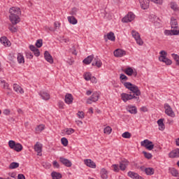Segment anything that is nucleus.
<instances>
[{
  "label": "nucleus",
  "instance_id": "nucleus-1",
  "mask_svg": "<svg viewBox=\"0 0 179 179\" xmlns=\"http://www.w3.org/2000/svg\"><path fill=\"white\" fill-rule=\"evenodd\" d=\"M9 19L12 24H17L20 22V17H19L22 13L20 8L17 7H12L9 10Z\"/></svg>",
  "mask_w": 179,
  "mask_h": 179
},
{
  "label": "nucleus",
  "instance_id": "nucleus-2",
  "mask_svg": "<svg viewBox=\"0 0 179 179\" xmlns=\"http://www.w3.org/2000/svg\"><path fill=\"white\" fill-rule=\"evenodd\" d=\"M123 85L126 89H128L130 90V92H132V93H134L136 96H141V90H139V87L138 86L129 83V82H126L123 83Z\"/></svg>",
  "mask_w": 179,
  "mask_h": 179
},
{
  "label": "nucleus",
  "instance_id": "nucleus-3",
  "mask_svg": "<svg viewBox=\"0 0 179 179\" xmlns=\"http://www.w3.org/2000/svg\"><path fill=\"white\" fill-rule=\"evenodd\" d=\"M150 1L151 2H154V3H158L159 5H162V3H163V0H139L142 9H148V8H149Z\"/></svg>",
  "mask_w": 179,
  "mask_h": 179
},
{
  "label": "nucleus",
  "instance_id": "nucleus-4",
  "mask_svg": "<svg viewBox=\"0 0 179 179\" xmlns=\"http://www.w3.org/2000/svg\"><path fill=\"white\" fill-rule=\"evenodd\" d=\"M136 96V94H135V93H134V94H127V93L121 94L122 100L124 103H127V101H128V100H132L133 99H136V100L137 101H138V103H139V96Z\"/></svg>",
  "mask_w": 179,
  "mask_h": 179
},
{
  "label": "nucleus",
  "instance_id": "nucleus-5",
  "mask_svg": "<svg viewBox=\"0 0 179 179\" xmlns=\"http://www.w3.org/2000/svg\"><path fill=\"white\" fill-rule=\"evenodd\" d=\"M141 145L143 148H145L148 150H153L155 148V144H153V142L145 139L141 142Z\"/></svg>",
  "mask_w": 179,
  "mask_h": 179
},
{
  "label": "nucleus",
  "instance_id": "nucleus-6",
  "mask_svg": "<svg viewBox=\"0 0 179 179\" xmlns=\"http://www.w3.org/2000/svg\"><path fill=\"white\" fill-rule=\"evenodd\" d=\"M99 97H100V94L96 92L92 94V95L87 100V104H92V103H96L99 101Z\"/></svg>",
  "mask_w": 179,
  "mask_h": 179
},
{
  "label": "nucleus",
  "instance_id": "nucleus-7",
  "mask_svg": "<svg viewBox=\"0 0 179 179\" xmlns=\"http://www.w3.org/2000/svg\"><path fill=\"white\" fill-rule=\"evenodd\" d=\"M164 108H165V114H166V115H169V117H176V114L174 113L173 108H171V106H170L169 103L164 104Z\"/></svg>",
  "mask_w": 179,
  "mask_h": 179
},
{
  "label": "nucleus",
  "instance_id": "nucleus-8",
  "mask_svg": "<svg viewBox=\"0 0 179 179\" xmlns=\"http://www.w3.org/2000/svg\"><path fill=\"white\" fill-rule=\"evenodd\" d=\"M134 19H135V14H134L132 12H130L122 19V22L123 23H129V22H132Z\"/></svg>",
  "mask_w": 179,
  "mask_h": 179
},
{
  "label": "nucleus",
  "instance_id": "nucleus-9",
  "mask_svg": "<svg viewBox=\"0 0 179 179\" xmlns=\"http://www.w3.org/2000/svg\"><path fill=\"white\" fill-rule=\"evenodd\" d=\"M131 34L138 45H143V41H142L141 35L136 31H132Z\"/></svg>",
  "mask_w": 179,
  "mask_h": 179
},
{
  "label": "nucleus",
  "instance_id": "nucleus-10",
  "mask_svg": "<svg viewBox=\"0 0 179 179\" xmlns=\"http://www.w3.org/2000/svg\"><path fill=\"white\" fill-rule=\"evenodd\" d=\"M59 162L66 167H72V162H71L69 159L66 158H64V157H59Z\"/></svg>",
  "mask_w": 179,
  "mask_h": 179
},
{
  "label": "nucleus",
  "instance_id": "nucleus-11",
  "mask_svg": "<svg viewBox=\"0 0 179 179\" xmlns=\"http://www.w3.org/2000/svg\"><path fill=\"white\" fill-rule=\"evenodd\" d=\"M113 54L117 58H122L124 55H127V52L122 49H116Z\"/></svg>",
  "mask_w": 179,
  "mask_h": 179
},
{
  "label": "nucleus",
  "instance_id": "nucleus-12",
  "mask_svg": "<svg viewBox=\"0 0 179 179\" xmlns=\"http://www.w3.org/2000/svg\"><path fill=\"white\" fill-rule=\"evenodd\" d=\"M44 58L47 62H49V64H54V59H52V56H51L49 51H45Z\"/></svg>",
  "mask_w": 179,
  "mask_h": 179
},
{
  "label": "nucleus",
  "instance_id": "nucleus-13",
  "mask_svg": "<svg viewBox=\"0 0 179 179\" xmlns=\"http://www.w3.org/2000/svg\"><path fill=\"white\" fill-rule=\"evenodd\" d=\"M164 33L165 36H178L179 30H177V29L167 30V29H166Z\"/></svg>",
  "mask_w": 179,
  "mask_h": 179
},
{
  "label": "nucleus",
  "instance_id": "nucleus-14",
  "mask_svg": "<svg viewBox=\"0 0 179 179\" xmlns=\"http://www.w3.org/2000/svg\"><path fill=\"white\" fill-rule=\"evenodd\" d=\"M84 163L87 167H90L91 169H96V163H94V162L90 159H85Z\"/></svg>",
  "mask_w": 179,
  "mask_h": 179
},
{
  "label": "nucleus",
  "instance_id": "nucleus-15",
  "mask_svg": "<svg viewBox=\"0 0 179 179\" xmlns=\"http://www.w3.org/2000/svg\"><path fill=\"white\" fill-rule=\"evenodd\" d=\"M171 27L173 29V30L178 29V22H177V19L174 18V17H171Z\"/></svg>",
  "mask_w": 179,
  "mask_h": 179
},
{
  "label": "nucleus",
  "instance_id": "nucleus-16",
  "mask_svg": "<svg viewBox=\"0 0 179 179\" xmlns=\"http://www.w3.org/2000/svg\"><path fill=\"white\" fill-rule=\"evenodd\" d=\"M105 41H108V40H110V41H115V36H114V32L110 31L107 35L104 36Z\"/></svg>",
  "mask_w": 179,
  "mask_h": 179
},
{
  "label": "nucleus",
  "instance_id": "nucleus-17",
  "mask_svg": "<svg viewBox=\"0 0 179 179\" xmlns=\"http://www.w3.org/2000/svg\"><path fill=\"white\" fill-rule=\"evenodd\" d=\"M34 150L35 152H37L38 156H41V152H43V145L37 142L34 145Z\"/></svg>",
  "mask_w": 179,
  "mask_h": 179
},
{
  "label": "nucleus",
  "instance_id": "nucleus-18",
  "mask_svg": "<svg viewBox=\"0 0 179 179\" xmlns=\"http://www.w3.org/2000/svg\"><path fill=\"white\" fill-rule=\"evenodd\" d=\"M64 101L66 104H72L73 103V96L71 94H66Z\"/></svg>",
  "mask_w": 179,
  "mask_h": 179
},
{
  "label": "nucleus",
  "instance_id": "nucleus-19",
  "mask_svg": "<svg viewBox=\"0 0 179 179\" xmlns=\"http://www.w3.org/2000/svg\"><path fill=\"white\" fill-rule=\"evenodd\" d=\"M169 156L171 159H175L176 157H179V148H176L172 150L169 154Z\"/></svg>",
  "mask_w": 179,
  "mask_h": 179
},
{
  "label": "nucleus",
  "instance_id": "nucleus-20",
  "mask_svg": "<svg viewBox=\"0 0 179 179\" xmlns=\"http://www.w3.org/2000/svg\"><path fill=\"white\" fill-rule=\"evenodd\" d=\"M128 176L130 177V178L133 179H145L142 176H139V174L134 171H129Z\"/></svg>",
  "mask_w": 179,
  "mask_h": 179
},
{
  "label": "nucleus",
  "instance_id": "nucleus-21",
  "mask_svg": "<svg viewBox=\"0 0 179 179\" xmlns=\"http://www.w3.org/2000/svg\"><path fill=\"white\" fill-rule=\"evenodd\" d=\"M129 164V162L127 159H124L122 162H120V169L122 170V171H125V169H127V166Z\"/></svg>",
  "mask_w": 179,
  "mask_h": 179
},
{
  "label": "nucleus",
  "instance_id": "nucleus-22",
  "mask_svg": "<svg viewBox=\"0 0 179 179\" xmlns=\"http://www.w3.org/2000/svg\"><path fill=\"white\" fill-rule=\"evenodd\" d=\"M101 65H103L101 60L96 57L92 62V66H97V68H101Z\"/></svg>",
  "mask_w": 179,
  "mask_h": 179
},
{
  "label": "nucleus",
  "instance_id": "nucleus-23",
  "mask_svg": "<svg viewBox=\"0 0 179 179\" xmlns=\"http://www.w3.org/2000/svg\"><path fill=\"white\" fill-rule=\"evenodd\" d=\"M160 62H164V64H166V65H171L173 64V62L171 61V59L166 57H162L159 59Z\"/></svg>",
  "mask_w": 179,
  "mask_h": 179
},
{
  "label": "nucleus",
  "instance_id": "nucleus-24",
  "mask_svg": "<svg viewBox=\"0 0 179 179\" xmlns=\"http://www.w3.org/2000/svg\"><path fill=\"white\" fill-rule=\"evenodd\" d=\"M101 177L102 179H107L108 178V171H107V170L104 168L101 169Z\"/></svg>",
  "mask_w": 179,
  "mask_h": 179
},
{
  "label": "nucleus",
  "instance_id": "nucleus-25",
  "mask_svg": "<svg viewBox=\"0 0 179 179\" xmlns=\"http://www.w3.org/2000/svg\"><path fill=\"white\" fill-rule=\"evenodd\" d=\"M0 43H1V44H3V45L5 46H8L9 47V45H10V41H9L8 40V38H6V36H3L0 38Z\"/></svg>",
  "mask_w": 179,
  "mask_h": 179
},
{
  "label": "nucleus",
  "instance_id": "nucleus-26",
  "mask_svg": "<svg viewBox=\"0 0 179 179\" xmlns=\"http://www.w3.org/2000/svg\"><path fill=\"white\" fill-rule=\"evenodd\" d=\"M127 111L130 113V114H137L138 110L136 109V106H129L127 108Z\"/></svg>",
  "mask_w": 179,
  "mask_h": 179
},
{
  "label": "nucleus",
  "instance_id": "nucleus-27",
  "mask_svg": "<svg viewBox=\"0 0 179 179\" xmlns=\"http://www.w3.org/2000/svg\"><path fill=\"white\" fill-rule=\"evenodd\" d=\"M13 90H15V92H17V93H20V94H23V93H24V92L23 91V88H21V87L19 86V85L17 84L13 85Z\"/></svg>",
  "mask_w": 179,
  "mask_h": 179
},
{
  "label": "nucleus",
  "instance_id": "nucleus-28",
  "mask_svg": "<svg viewBox=\"0 0 179 179\" xmlns=\"http://www.w3.org/2000/svg\"><path fill=\"white\" fill-rule=\"evenodd\" d=\"M94 58V55H90L87 58H85L83 62V64H85V65H89L92 63V61H93V59Z\"/></svg>",
  "mask_w": 179,
  "mask_h": 179
},
{
  "label": "nucleus",
  "instance_id": "nucleus-29",
  "mask_svg": "<svg viewBox=\"0 0 179 179\" xmlns=\"http://www.w3.org/2000/svg\"><path fill=\"white\" fill-rule=\"evenodd\" d=\"M164 121V119H159L157 120V124L159 125V131H164L165 127H164V123H163Z\"/></svg>",
  "mask_w": 179,
  "mask_h": 179
},
{
  "label": "nucleus",
  "instance_id": "nucleus-30",
  "mask_svg": "<svg viewBox=\"0 0 179 179\" xmlns=\"http://www.w3.org/2000/svg\"><path fill=\"white\" fill-rule=\"evenodd\" d=\"M51 176H52V179L62 178V174H61L60 173L56 172V171L52 172Z\"/></svg>",
  "mask_w": 179,
  "mask_h": 179
},
{
  "label": "nucleus",
  "instance_id": "nucleus-31",
  "mask_svg": "<svg viewBox=\"0 0 179 179\" xmlns=\"http://www.w3.org/2000/svg\"><path fill=\"white\" fill-rule=\"evenodd\" d=\"M13 150H15V152H22V150H23V145L19 143H17Z\"/></svg>",
  "mask_w": 179,
  "mask_h": 179
},
{
  "label": "nucleus",
  "instance_id": "nucleus-32",
  "mask_svg": "<svg viewBox=\"0 0 179 179\" xmlns=\"http://www.w3.org/2000/svg\"><path fill=\"white\" fill-rule=\"evenodd\" d=\"M40 96L43 99V100H50V94L46 92H41Z\"/></svg>",
  "mask_w": 179,
  "mask_h": 179
},
{
  "label": "nucleus",
  "instance_id": "nucleus-33",
  "mask_svg": "<svg viewBox=\"0 0 179 179\" xmlns=\"http://www.w3.org/2000/svg\"><path fill=\"white\" fill-rule=\"evenodd\" d=\"M169 171L171 176H173V177H178V171H177V169H176L175 168H169Z\"/></svg>",
  "mask_w": 179,
  "mask_h": 179
},
{
  "label": "nucleus",
  "instance_id": "nucleus-34",
  "mask_svg": "<svg viewBox=\"0 0 179 179\" xmlns=\"http://www.w3.org/2000/svg\"><path fill=\"white\" fill-rule=\"evenodd\" d=\"M145 173L147 176H153L155 174V169L153 168H145Z\"/></svg>",
  "mask_w": 179,
  "mask_h": 179
},
{
  "label": "nucleus",
  "instance_id": "nucleus-35",
  "mask_svg": "<svg viewBox=\"0 0 179 179\" xmlns=\"http://www.w3.org/2000/svg\"><path fill=\"white\" fill-rule=\"evenodd\" d=\"M124 73H126V75H127L128 76H132L133 73H134V69L131 67H128L124 71Z\"/></svg>",
  "mask_w": 179,
  "mask_h": 179
},
{
  "label": "nucleus",
  "instance_id": "nucleus-36",
  "mask_svg": "<svg viewBox=\"0 0 179 179\" xmlns=\"http://www.w3.org/2000/svg\"><path fill=\"white\" fill-rule=\"evenodd\" d=\"M17 59L18 64H24V57L22 55V54L18 53L17 55Z\"/></svg>",
  "mask_w": 179,
  "mask_h": 179
},
{
  "label": "nucleus",
  "instance_id": "nucleus-37",
  "mask_svg": "<svg viewBox=\"0 0 179 179\" xmlns=\"http://www.w3.org/2000/svg\"><path fill=\"white\" fill-rule=\"evenodd\" d=\"M68 20L71 24H76L78 23V20L73 16H69L68 17Z\"/></svg>",
  "mask_w": 179,
  "mask_h": 179
},
{
  "label": "nucleus",
  "instance_id": "nucleus-38",
  "mask_svg": "<svg viewBox=\"0 0 179 179\" xmlns=\"http://www.w3.org/2000/svg\"><path fill=\"white\" fill-rule=\"evenodd\" d=\"M120 80L121 82V83H122V85L124 83H125L127 82V80H128V77L127 76H125L123 73H121L120 76Z\"/></svg>",
  "mask_w": 179,
  "mask_h": 179
},
{
  "label": "nucleus",
  "instance_id": "nucleus-39",
  "mask_svg": "<svg viewBox=\"0 0 179 179\" xmlns=\"http://www.w3.org/2000/svg\"><path fill=\"white\" fill-rule=\"evenodd\" d=\"M150 19L151 22H152V23H155V24H156V23H157L158 20H160V19L159 17H157V16H156L153 14L150 16Z\"/></svg>",
  "mask_w": 179,
  "mask_h": 179
},
{
  "label": "nucleus",
  "instance_id": "nucleus-40",
  "mask_svg": "<svg viewBox=\"0 0 179 179\" xmlns=\"http://www.w3.org/2000/svg\"><path fill=\"white\" fill-rule=\"evenodd\" d=\"M17 167H19V163L17 162H12L11 164H10L8 169L10 170H13L15 169H17Z\"/></svg>",
  "mask_w": 179,
  "mask_h": 179
},
{
  "label": "nucleus",
  "instance_id": "nucleus-41",
  "mask_svg": "<svg viewBox=\"0 0 179 179\" xmlns=\"http://www.w3.org/2000/svg\"><path fill=\"white\" fill-rule=\"evenodd\" d=\"M16 57L17 55L15 53H10L8 56V59L12 62H15V61H16Z\"/></svg>",
  "mask_w": 179,
  "mask_h": 179
},
{
  "label": "nucleus",
  "instance_id": "nucleus-42",
  "mask_svg": "<svg viewBox=\"0 0 179 179\" xmlns=\"http://www.w3.org/2000/svg\"><path fill=\"white\" fill-rule=\"evenodd\" d=\"M122 138H124V139H129L131 136H132V134L129 133V131H126L122 134Z\"/></svg>",
  "mask_w": 179,
  "mask_h": 179
},
{
  "label": "nucleus",
  "instance_id": "nucleus-43",
  "mask_svg": "<svg viewBox=\"0 0 179 179\" xmlns=\"http://www.w3.org/2000/svg\"><path fill=\"white\" fill-rule=\"evenodd\" d=\"M75 132V129H72V128H66L65 129V133L66 134V135H72V134H73Z\"/></svg>",
  "mask_w": 179,
  "mask_h": 179
},
{
  "label": "nucleus",
  "instance_id": "nucleus-44",
  "mask_svg": "<svg viewBox=\"0 0 179 179\" xmlns=\"http://www.w3.org/2000/svg\"><path fill=\"white\" fill-rule=\"evenodd\" d=\"M112 131H113V129H111V127H110V126L105 127L103 129L104 134H107V135H110V134H111Z\"/></svg>",
  "mask_w": 179,
  "mask_h": 179
},
{
  "label": "nucleus",
  "instance_id": "nucleus-45",
  "mask_svg": "<svg viewBox=\"0 0 179 179\" xmlns=\"http://www.w3.org/2000/svg\"><path fill=\"white\" fill-rule=\"evenodd\" d=\"M16 142L13 140H10L8 141V146L10 148V149H13L15 146L16 145Z\"/></svg>",
  "mask_w": 179,
  "mask_h": 179
},
{
  "label": "nucleus",
  "instance_id": "nucleus-46",
  "mask_svg": "<svg viewBox=\"0 0 179 179\" xmlns=\"http://www.w3.org/2000/svg\"><path fill=\"white\" fill-rule=\"evenodd\" d=\"M36 47H37V48H41V47H43V39H38L36 41Z\"/></svg>",
  "mask_w": 179,
  "mask_h": 179
},
{
  "label": "nucleus",
  "instance_id": "nucleus-47",
  "mask_svg": "<svg viewBox=\"0 0 179 179\" xmlns=\"http://www.w3.org/2000/svg\"><path fill=\"white\" fill-rule=\"evenodd\" d=\"M143 154L144 155V157H145V159H152V157H153V155H152L149 152H146V151H143Z\"/></svg>",
  "mask_w": 179,
  "mask_h": 179
},
{
  "label": "nucleus",
  "instance_id": "nucleus-48",
  "mask_svg": "<svg viewBox=\"0 0 179 179\" xmlns=\"http://www.w3.org/2000/svg\"><path fill=\"white\" fill-rule=\"evenodd\" d=\"M171 56L173 58V59H175V61L176 62V65H179V56H178V55L172 54Z\"/></svg>",
  "mask_w": 179,
  "mask_h": 179
},
{
  "label": "nucleus",
  "instance_id": "nucleus-49",
  "mask_svg": "<svg viewBox=\"0 0 179 179\" xmlns=\"http://www.w3.org/2000/svg\"><path fill=\"white\" fill-rule=\"evenodd\" d=\"M84 79H85L86 80H90V79H92V73H85L84 74Z\"/></svg>",
  "mask_w": 179,
  "mask_h": 179
},
{
  "label": "nucleus",
  "instance_id": "nucleus-50",
  "mask_svg": "<svg viewBox=\"0 0 179 179\" xmlns=\"http://www.w3.org/2000/svg\"><path fill=\"white\" fill-rule=\"evenodd\" d=\"M61 142L63 146H66L68 145V139L65 137L62 138Z\"/></svg>",
  "mask_w": 179,
  "mask_h": 179
},
{
  "label": "nucleus",
  "instance_id": "nucleus-51",
  "mask_svg": "<svg viewBox=\"0 0 179 179\" xmlns=\"http://www.w3.org/2000/svg\"><path fill=\"white\" fill-rule=\"evenodd\" d=\"M160 56L159 57V61H160V58L162 57H167V52L164 51V50H162L160 52Z\"/></svg>",
  "mask_w": 179,
  "mask_h": 179
},
{
  "label": "nucleus",
  "instance_id": "nucleus-52",
  "mask_svg": "<svg viewBox=\"0 0 179 179\" xmlns=\"http://www.w3.org/2000/svg\"><path fill=\"white\" fill-rule=\"evenodd\" d=\"M36 131H38V132H41V131H44V124L38 125L36 128Z\"/></svg>",
  "mask_w": 179,
  "mask_h": 179
},
{
  "label": "nucleus",
  "instance_id": "nucleus-53",
  "mask_svg": "<svg viewBox=\"0 0 179 179\" xmlns=\"http://www.w3.org/2000/svg\"><path fill=\"white\" fill-rule=\"evenodd\" d=\"M112 167L113 168V171L115 173H118V171H120V166L118 164H113Z\"/></svg>",
  "mask_w": 179,
  "mask_h": 179
},
{
  "label": "nucleus",
  "instance_id": "nucleus-54",
  "mask_svg": "<svg viewBox=\"0 0 179 179\" xmlns=\"http://www.w3.org/2000/svg\"><path fill=\"white\" fill-rule=\"evenodd\" d=\"M77 115L78 118H81V119L85 118V113H83V111H78V113H77Z\"/></svg>",
  "mask_w": 179,
  "mask_h": 179
},
{
  "label": "nucleus",
  "instance_id": "nucleus-55",
  "mask_svg": "<svg viewBox=\"0 0 179 179\" xmlns=\"http://www.w3.org/2000/svg\"><path fill=\"white\" fill-rule=\"evenodd\" d=\"M10 31H11V33H16V31H17V29H16V27H13V26H10L8 27Z\"/></svg>",
  "mask_w": 179,
  "mask_h": 179
},
{
  "label": "nucleus",
  "instance_id": "nucleus-56",
  "mask_svg": "<svg viewBox=\"0 0 179 179\" xmlns=\"http://www.w3.org/2000/svg\"><path fill=\"white\" fill-rule=\"evenodd\" d=\"M26 56H27V58H28L29 59H32L33 58V54H31V52H27L26 53Z\"/></svg>",
  "mask_w": 179,
  "mask_h": 179
},
{
  "label": "nucleus",
  "instance_id": "nucleus-57",
  "mask_svg": "<svg viewBox=\"0 0 179 179\" xmlns=\"http://www.w3.org/2000/svg\"><path fill=\"white\" fill-rule=\"evenodd\" d=\"M171 8L173 10H177V9H178L177 4L176 3H171Z\"/></svg>",
  "mask_w": 179,
  "mask_h": 179
},
{
  "label": "nucleus",
  "instance_id": "nucleus-58",
  "mask_svg": "<svg viewBox=\"0 0 179 179\" xmlns=\"http://www.w3.org/2000/svg\"><path fill=\"white\" fill-rule=\"evenodd\" d=\"M76 12H78V9H76V8H73L71 12V15L75 16L76 15Z\"/></svg>",
  "mask_w": 179,
  "mask_h": 179
},
{
  "label": "nucleus",
  "instance_id": "nucleus-59",
  "mask_svg": "<svg viewBox=\"0 0 179 179\" xmlns=\"http://www.w3.org/2000/svg\"><path fill=\"white\" fill-rule=\"evenodd\" d=\"M34 54L36 57H40V50L38 48L34 51Z\"/></svg>",
  "mask_w": 179,
  "mask_h": 179
},
{
  "label": "nucleus",
  "instance_id": "nucleus-60",
  "mask_svg": "<svg viewBox=\"0 0 179 179\" xmlns=\"http://www.w3.org/2000/svg\"><path fill=\"white\" fill-rule=\"evenodd\" d=\"M53 167H55L56 169H59V164H58V162L53 161Z\"/></svg>",
  "mask_w": 179,
  "mask_h": 179
},
{
  "label": "nucleus",
  "instance_id": "nucleus-61",
  "mask_svg": "<svg viewBox=\"0 0 179 179\" xmlns=\"http://www.w3.org/2000/svg\"><path fill=\"white\" fill-rule=\"evenodd\" d=\"M92 83H97V78H96V77L93 76V77H91V79H90Z\"/></svg>",
  "mask_w": 179,
  "mask_h": 179
},
{
  "label": "nucleus",
  "instance_id": "nucleus-62",
  "mask_svg": "<svg viewBox=\"0 0 179 179\" xmlns=\"http://www.w3.org/2000/svg\"><path fill=\"white\" fill-rule=\"evenodd\" d=\"M29 49L31 50V51H32L34 52V51L36 50L37 48H36V46H34L33 45H29Z\"/></svg>",
  "mask_w": 179,
  "mask_h": 179
},
{
  "label": "nucleus",
  "instance_id": "nucleus-63",
  "mask_svg": "<svg viewBox=\"0 0 179 179\" xmlns=\"http://www.w3.org/2000/svg\"><path fill=\"white\" fill-rule=\"evenodd\" d=\"M3 113L5 115H9V114H10V110L8 109H5Z\"/></svg>",
  "mask_w": 179,
  "mask_h": 179
},
{
  "label": "nucleus",
  "instance_id": "nucleus-64",
  "mask_svg": "<svg viewBox=\"0 0 179 179\" xmlns=\"http://www.w3.org/2000/svg\"><path fill=\"white\" fill-rule=\"evenodd\" d=\"M17 179H26V177H24V175L20 173L17 176Z\"/></svg>",
  "mask_w": 179,
  "mask_h": 179
}]
</instances>
